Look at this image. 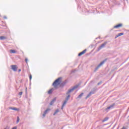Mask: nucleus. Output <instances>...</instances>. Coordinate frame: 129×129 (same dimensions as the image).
Here are the masks:
<instances>
[{"label": "nucleus", "instance_id": "10", "mask_svg": "<svg viewBox=\"0 0 129 129\" xmlns=\"http://www.w3.org/2000/svg\"><path fill=\"white\" fill-rule=\"evenodd\" d=\"M86 51H87V50L86 49H85L83 51L79 53L78 54V56H82V55H83V54H85V53L86 52Z\"/></svg>", "mask_w": 129, "mask_h": 129}, {"label": "nucleus", "instance_id": "23", "mask_svg": "<svg viewBox=\"0 0 129 129\" xmlns=\"http://www.w3.org/2000/svg\"><path fill=\"white\" fill-rule=\"evenodd\" d=\"M28 58H25V62L26 63H27V64H28Z\"/></svg>", "mask_w": 129, "mask_h": 129}, {"label": "nucleus", "instance_id": "30", "mask_svg": "<svg viewBox=\"0 0 129 129\" xmlns=\"http://www.w3.org/2000/svg\"><path fill=\"white\" fill-rule=\"evenodd\" d=\"M20 71H21V69H19V72H20Z\"/></svg>", "mask_w": 129, "mask_h": 129}, {"label": "nucleus", "instance_id": "7", "mask_svg": "<svg viewBox=\"0 0 129 129\" xmlns=\"http://www.w3.org/2000/svg\"><path fill=\"white\" fill-rule=\"evenodd\" d=\"M11 69L13 70L15 72L18 70V67H17V65H12L11 66Z\"/></svg>", "mask_w": 129, "mask_h": 129}, {"label": "nucleus", "instance_id": "26", "mask_svg": "<svg viewBox=\"0 0 129 129\" xmlns=\"http://www.w3.org/2000/svg\"><path fill=\"white\" fill-rule=\"evenodd\" d=\"M102 82H100L97 84V85H100L101 84Z\"/></svg>", "mask_w": 129, "mask_h": 129}, {"label": "nucleus", "instance_id": "22", "mask_svg": "<svg viewBox=\"0 0 129 129\" xmlns=\"http://www.w3.org/2000/svg\"><path fill=\"white\" fill-rule=\"evenodd\" d=\"M20 121V118L19 116L17 117V123H18Z\"/></svg>", "mask_w": 129, "mask_h": 129}, {"label": "nucleus", "instance_id": "27", "mask_svg": "<svg viewBox=\"0 0 129 129\" xmlns=\"http://www.w3.org/2000/svg\"><path fill=\"white\" fill-rule=\"evenodd\" d=\"M17 126L13 127L12 129H17Z\"/></svg>", "mask_w": 129, "mask_h": 129}, {"label": "nucleus", "instance_id": "6", "mask_svg": "<svg viewBox=\"0 0 129 129\" xmlns=\"http://www.w3.org/2000/svg\"><path fill=\"white\" fill-rule=\"evenodd\" d=\"M50 110H51V109H50V108H47V109L44 112V113L42 114L43 117H45V116H46V114H47V113H49V111H50Z\"/></svg>", "mask_w": 129, "mask_h": 129}, {"label": "nucleus", "instance_id": "15", "mask_svg": "<svg viewBox=\"0 0 129 129\" xmlns=\"http://www.w3.org/2000/svg\"><path fill=\"white\" fill-rule=\"evenodd\" d=\"M83 94H84V93H81L77 97V98H81L82 96H83Z\"/></svg>", "mask_w": 129, "mask_h": 129}, {"label": "nucleus", "instance_id": "9", "mask_svg": "<svg viewBox=\"0 0 129 129\" xmlns=\"http://www.w3.org/2000/svg\"><path fill=\"white\" fill-rule=\"evenodd\" d=\"M122 27V24H119L117 25H115L113 27L114 29H118V28H120Z\"/></svg>", "mask_w": 129, "mask_h": 129}, {"label": "nucleus", "instance_id": "19", "mask_svg": "<svg viewBox=\"0 0 129 129\" xmlns=\"http://www.w3.org/2000/svg\"><path fill=\"white\" fill-rule=\"evenodd\" d=\"M69 98H70V95H68V96L66 98V101H68L69 100Z\"/></svg>", "mask_w": 129, "mask_h": 129}, {"label": "nucleus", "instance_id": "24", "mask_svg": "<svg viewBox=\"0 0 129 129\" xmlns=\"http://www.w3.org/2000/svg\"><path fill=\"white\" fill-rule=\"evenodd\" d=\"M22 94H23V92H20L19 93V95L21 96Z\"/></svg>", "mask_w": 129, "mask_h": 129}, {"label": "nucleus", "instance_id": "1", "mask_svg": "<svg viewBox=\"0 0 129 129\" xmlns=\"http://www.w3.org/2000/svg\"><path fill=\"white\" fill-rule=\"evenodd\" d=\"M62 79V78L59 77L58 78H57L52 84L53 86H54V87H57V86H58V85H60V86H64V85H65V84H66V83H65V82H63L61 83V80Z\"/></svg>", "mask_w": 129, "mask_h": 129}, {"label": "nucleus", "instance_id": "2", "mask_svg": "<svg viewBox=\"0 0 129 129\" xmlns=\"http://www.w3.org/2000/svg\"><path fill=\"white\" fill-rule=\"evenodd\" d=\"M107 60V58L105 59L104 60H103L102 62H101L99 64H98L97 67L94 70V72H96L99 68L101 67L102 65H103L105 62Z\"/></svg>", "mask_w": 129, "mask_h": 129}, {"label": "nucleus", "instance_id": "11", "mask_svg": "<svg viewBox=\"0 0 129 129\" xmlns=\"http://www.w3.org/2000/svg\"><path fill=\"white\" fill-rule=\"evenodd\" d=\"M9 109H12V110H15L16 111H19L20 109L16 107H9Z\"/></svg>", "mask_w": 129, "mask_h": 129}, {"label": "nucleus", "instance_id": "5", "mask_svg": "<svg viewBox=\"0 0 129 129\" xmlns=\"http://www.w3.org/2000/svg\"><path fill=\"white\" fill-rule=\"evenodd\" d=\"M106 44H107V42L105 41L101 45H100L97 49V51H100V50H101V49H102V48H104L105 45H106Z\"/></svg>", "mask_w": 129, "mask_h": 129}, {"label": "nucleus", "instance_id": "21", "mask_svg": "<svg viewBox=\"0 0 129 129\" xmlns=\"http://www.w3.org/2000/svg\"><path fill=\"white\" fill-rule=\"evenodd\" d=\"M66 103H67V101H64V102L62 104V106H65V105H66Z\"/></svg>", "mask_w": 129, "mask_h": 129}, {"label": "nucleus", "instance_id": "14", "mask_svg": "<svg viewBox=\"0 0 129 129\" xmlns=\"http://www.w3.org/2000/svg\"><path fill=\"white\" fill-rule=\"evenodd\" d=\"M53 90H54L53 88H52L51 89H50L48 91V94H52V92H53Z\"/></svg>", "mask_w": 129, "mask_h": 129}, {"label": "nucleus", "instance_id": "29", "mask_svg": "<svg viewBox=\"0 0 129 129\" xmlns=\"http://www.w3.org/2000/svg\"><path fill=\"white\" fill-rule=\"evenodd\" d=\"M63 107H64V106H63V105H62L61 109H63Z\"/></svg>", "mask_w": 129, "mask_h": 129}, {"label": "nucleus", "instance_id": "17", "mask_svg": "<svg viewBox=\"0 0 129 129\" xmlns=\"http://www.w3.org/2000/svg\"><path fill=\"white\" fill-rule=\"evenodd\" d=\"M59 109H57L55 111V112H54V113H53V115H56V113H58V112H59Z\"/></svg>", "mask_w": 129, "mask_h": 129}, {"label": "nucleus", "instance_id": "13", "mask_svg": "<svg viewBox=\"0 0 129 129\" xmlns=\"http://www.w3.org/2000/svg\"><path fill=\"white\" fill-rule=\"evenodd\" d=\"M56 101V98H54L50 103V105H53L54 102Z\"/></svg>", "mask_w": 129, "mask_h": 129}, {"label": "nucleus", "instance_id": "18", "mask_svg": "<svg viewBox=\"0 0 129 129\" xmlns=\"http://www.w3.org/2000/svg\"><path fill=\"white\" fill-rule=\"evenodd\" d=\"M10 53H17V51H16V50L15 49H11V50H10Z\"/></svg>", "mask_w": 129, "mask_h": 129}, {"label": "nucleus", "instance_id": "16", "mask_svg": "<svg viewBox=\"0 0 129 129\" xmlns=\"http://www.w3.org/2000/svg\"><path fill=\"white\" fill-rule=\"evenodd\" d=\"M7 37L5 36H0V40H6Z\"/></svg>", "mask_w": 129, "mask_h": 129}, {"label": "nucleus", "instance_id": "20", "mask_svg": "<svg viewBox=\"0 0 129 129\" xmlns=\"http://www.w3.org/2000/svg\"><path fill=\"white\" fill-rule=\"evenodd\" d=\"M108 120V117H105L103 120V122H104V121H106L107 120Z\"/></svg>", "mask_w": 129, "mask_h": 129}, {"label": "nucleus", "instance_id": "12", "mask_svg": "<svg viewBox=\"0 0 129 129\" xmlns=\"http://www.w3.org/2000/svg\"><path fill=\"white\" fill-rule=\"evenodd\" d=\"M123 35V33H118L116 36L115 37V39H116V38H118V37H120V36H122Z\"/></svg>", "mask_w": 129, "mask_h": 129}, {"label": "nucleus", "instance_id": "32", "mask_svg": "<svg viewBox=\"0 0 129 129\" xmlns=\"http://www.w3.org/2000/svg\"><path fill=\"white\" fill-rule=\"evenodd\" d=\"M4 19H7V17H4Z\"/></svg>", "mask_w": 129, "mask_h": 129}, {"label": "nucleus", "instance_id": "28", "mask_svg": "<svg viewBox=\"0 0 129 129\" xmlns=\"http://www.w3.org/2000/svg\"><path fill=\"white\" fill-rule=\"evenodd\" d=\"M121 129H126V128H125V127L123 126V127H122V128Z\"/></svg>", "mask_w": 129, "mask_h": 129}, {"label": "nucleus", "instance_id": "3", "mask_svg": "<svg viewBox=\"0 0 129 129\" xmlns=\"http://www.w3.org/2000/svg\"><path fill=\"white\" fill-rule=\"evenodd\" d=\"M95 92H96V88H93L92 90V91L90 92L88 95L86 97V99H87V98L90 97V96H91V95H92V94H94V93H95Z\"/></svg>", "mask_w": 129, "mask_h": 129}, {"label": "nucleus", "instance_id": "31", "mask_svg": "<svg viewBox=\"0 0 129 129\" xmlns=\"http://www.w3.org/2000/svg\"><path fill=\"white\" fill-rule=\"evenodd\" d=\"M27 88H26V92H27Z\"/></svg>", "mask_w": 129, "mask_h": 129}, {"label": "nucleus", "instance_id": "25", "mask_svg": "<svg viewBox=\"0 0 129 129\" xmlns=\"http://www.w3.org/2000/svg\"><path fill=\"white\" fill-rule=\"evenodd\" d=\"M29 79H30V80H31L32 79V75H30Z\"/></svg>", "mask_w": 129, "mask_h": 129}, {"label": "nucleus", "instance_id": "8", "mask_svg": "<svg viewBox=\"0 0 129 129\" xmlns=\"http://www.w3.org/2000/svg\"><path fill=\"white\" fill-rule=\"evenodd\" d=\"M115 105V103L112 104L109 106L107 107V108H106V110H107V109H111V108H113Z\"/></svg>", "mask_w": 129, "mask_h": 129}, {"label": "nucleus", "instance_id": "4", "mask_svg": "<svg viewBox=\"0 0 129 129\" xmlns=\"http://www.w3.org/2000/svg\"><path fill=\"white\" fill-rule=\"evenodd\" d=\"M78 88V85H76L73 87V88L69 90L68 92L66 93V94H69V93H71V92H73L75 89H77Z\"/></svg>", "mask_w": 129, "mask_h": 129}]
</instances>
